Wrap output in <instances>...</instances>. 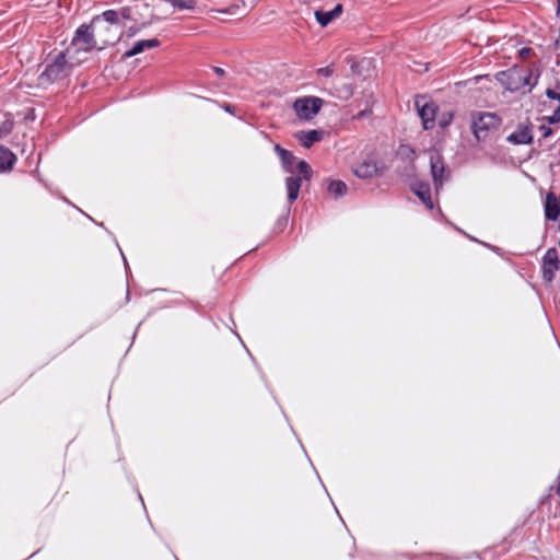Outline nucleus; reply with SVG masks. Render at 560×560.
I'll return each mask as SVG.
<instances>
[{
  "label": "nucleus",
  "mask_w": 560,
  "mask_h": 560,
  "mask_svg": "<svg viewBox=\"0 0 560 560\" xmlns=\"http://www.w3.org/2000/svg\"><path fill=\"white\" fill-rule=\"evenodd\" d=\"M341 13H342V5L341 4H337L330 11H322V10L315 11V19L320 24V26L325 27L331 21L337 19Z\"/></svg>",
  "instance_id": "obj_16"
},
{
  "label": "nucleus",
  "mask_w": 560,
  "mask_h": 560,
  "mask_svg": "<svg viewBox=\"0 0 560 560\" xmlns=\"http://www.w3.org/2000/svg\"><path fill=\"white\" fill-rule=\"evenodd\" d=\"M12 130V122L11 121H5L1 127H0V135L1 136H5L8 133H10Z\"/></svg>",
  "instance_id": "obj_22"
},
{
  "label": "nucleus",
  "mask_w": 560,
  "mask_h": 560,
  "mask_svg": "<svg viewBox=\"0 0 560 560\" xmlns=\"http://www.w3.org/2000/svg\"><path fill=\"white\" fill-rule=\"evenodd\" d=\"M539 130L541 132L542 138H548L552 135V129L548 126L542 125L539 127Z\"/></svg>",
  "instance_id": "obj_23"
},
{
  "label": "nucleus",
  "mask_w": 560,
  "mask_h": 560,
  "mask_svg": "<svg viewBox=\"0 0 560 560\" xmlns=\"http://www.w3.org/2000/svg\"><path fill=\"white\" fill-rule=\"evenodd\" d=\"M223 108L226 113L235 115V107L232 104H225Z\"/></svg>",
  "instance_id": "obj_24"
},
{
  "label": "nucleus",
  "mask_w": 560,
  "mask_h": 560,
  "mask_svg": "<svg viewBox=\"0 0 560 560\" xmlns=\"http://www.w3.org/2000/svg\"><path fill=\"white\" fill-rule=\"evenodd\" d=\"M213 71L218 74V75H223L224 74V70L222 68H219V67H214L213 68Z\"/></svg>",
  "instance_id": "obj_26"
},
{
  "label": "nucleus",
  "mask_w": 560,
  "mask_h": 560,
  "mask_svg": "<svg viewBox=\"0 0 560 560\" xmlns=\"http://www.w3.org/2000/svg\"><path fill=\"white\" fill-rule=\"evenodd\" d=\"M529 52H530V48H526V47H525V48H522V49L520 50V55H521V57H523V58H525V57L529 56Z\"/></svg>",
  "instance_id": "obj_25"
},
{
  "label": "nucleus",
  "mask_w": 560,
  "mask_h": 560,
  "mask_svg": "<svg viewBox=\"0 0 560 560\" xmlns=\"http://www.w3.org/2000/svg\"><path fill=\"white\" fill-rule=\"evenodd\" d=\"M506 77L509 79V82L506 83V89L509 91H517L525 85H529L530 74H524L521 71L513 70L510 71Z\"/></svg>",
  "instance_id": "obj_13"
},
{
  "label": "nucleus",
  "mask_w": 560,
  "mask_h": 560,
  "mask_svg": "<svg viewBox=\"0 0 560 560\" xmlns=\"http://www.w3.org/2000/svg\"><path fill=\"white\" fill-rule=\"evenodd\" d=\"M273 150L281 161L283 171L291 174L285 178V187L288 201L292 203L299 197L302 182L311 180L312 168L306 161L298 160L291 151L282 148L280 144H275Z\"/></svg>",
  "instance_id": "obj_1"
},
{
  "label": "nucleus",
  "mask_w": 560,
  "mask_h": 560,
  "mask_svg": "<svg viewBox=\"0 0 560 560\" xmlns=\"http://www.w3.org/2000/svg\"><path fill=\"white\" fill-rule=\"evenodd\" d=\"M334 67L332 66H327V67H324V68H319L317 70V74L319 77H323V78H329L334 74Z\"/></svg>",
  "instance_id": "obj_20"
},
{
  "label": "nucleus",
  "mask_w": 560,
  "mask_h": 560,
  "mask_svg": "<svg viewBox=\"0 0 560 560\" xmlns=\"http://www.w3.org/2000/svg\"><path fill=\"white\" fill-rule=\"evenodd\" d=\"M353 174L361 179H369L377 175L378 164L374 159H366L352 167Z\"/></svg>",
  "instance_id": "obj_10"
},
{
  "label": "nucleus",
  "mask_w": 560,
  "mask_h": 560,
  "mask_svg": "<svg viewBox=\"0 0 560 560\" xmlns=\"http://www.w3.org/2000/svg\"><path fill=\"white\" fill-rule=\"evenodd\" d=\"M323 100L316 96L298 98L293 108L301 119H312L322 108Z\"/></svg>",
  "instance_id": "obj_4"
},
{
  "label": "nucleus",
  "mask_w": 560,
  "mask_h": 560,
  "mask_svg": "<svg viewBox=\"0 0 560 560\" xmlns=\"http://www.w3.org/2000/svg\"><path fill=\"white\" fill-rule=\"evenodd\" d=\"M545 215L550 221H557L560 217V198L553 192H548L546 196Z\"/></svg>",
  "instance_id": "obj_12"
},
{
  "label": "nucleus",
  "mask_w": 560,
  "mask_h": 560,
  "mask_svg": "<svg viewBox=\"0 0 560 560\" xmlns=\"http://www.w3.org/2000/svg\"><path fill=\"white\" fill-rule=\"evenodd\" d=\"M130 19V9L122 8L119 11L116 10H106L101 15H97L93 19V22L104 21L110 25H119L121 20Z\"/></svg>",
  "instance_id": "obj_9"
},
{
  "label": "nucleus",
  "mask_w": 560,
  "mask_h": 560,
  "mask_svg": "<svg viewBox=\"0 0 560 560\" xmlns=\"http://www.w3.org/2000/svg\"><path fill=\"white\" fill-rule=\"evenodd\" d=\"M16 162V156L12 151L4 147H0V172H9Z\"/></svg>",
  "instance_id": "obj_18"
},
{
  "label": "nucleus",
  "mask_w": 560,
  "mask_h": 560,
  "mask_svg": "<svg viewBox=\"0 0 560 560\" xmlns=\"http://www.w3.org/2000/svg\"><path fill=\"white\" fill-rule=\"evenodd\" d=\"M66 67V56L65 54L60 52L51 63L46 66L42 74V78H44L46 81L54 82L65 74Z\"/></svg>",
  "instance_id": "obj_8"
},
{
  "label": "nucleus",
  "mask_w": 560,
  "mask_h": 560,
  "mask_svg": "<svg viewBox=\"0 0 560 560\" xmlns=\"http://www.w3.org/2000/svg\"><path fill=\"white\" fill-rule=\"evenodd\" d=\"M412 191L415 195L425 205L429 210L433 209V202L431 199V187L425 182H417L412 185Z\"/></svg>",
  "instance_id": "obj_14"
},
{
  "label": "nucleus",
  "mask_w": 560,
  "mask_h": 560,
  "mask_svg": "<svg viewBox=\"0 0 560 560\" xmlns=\"http://www.w3.org/2000/svg\"><path fill=\"white\" fill-rule=\"evenodd\" d=\"M159 46L160 40L158 38L138 40L132 45V47L129 50L124 52L122 59H129L136 55L143 52L145 49H151Z\"/></svg>",
  "instance_id": "obj_11"
},
{
  "label": "nucleus",
  "mask_w": 560,
  "mask_h": 560,
  "mask_svg": "<svg viewBox=\"0 0 560 560\" xmlns=\"http://www.w3.org/2000/svg\"><path fill=\"white\" fill-rule=\"evenodd\" d=\"M560 268V260L558 252L555 247L547 249L542 257V279L546 282H551L555 278V272Z\"/></svg>",
  "instance_id": "obj_6"
},
{
  "label": "nucleus",
  "mask_w": 560,
  "mask_h": 560,
  "mask_svg": "<svg viewBox=\"0 0 560 560\" xmlns=\"http://www.w3.org/2000/svg\"><path fill=\"white\" fill-rule=\"evenodd\" d=\"M508 141L513 144H528L533 141L530 128L520 125L517 129L508 137Z\"/></svg>",
  "instance_id": "obj_15"
},
{
  "label": "nucleus",
  "mask_w": 560,
  "mask_h": 560,
  "mask_svg": "<svg viewBox=\"0 0 560 560\" xmlns=\"http://www.w3.org/2000/svg\"><path fill=\"white\" fill-rule=\"evenodd\" d=\"M72 44L80 50L89 51L95 47V40L92 27L90 25H81L77 28Z\"/></svg>",
  "instance_id": "obj_7"
},
{
  "label": "nucleus",
  "mask_w": 560,
  "mask_h": 560,
  "mask_svg": "<svg viewBox=\"0 0 560 560\" xmlns=\"http://www.w3.org/2000/svg\"><path fill=\"white\" fill-rule=\"evenodd\" d=\"M430 171L436 194L442 189L450 177L442 155L438 151L430 152Z\"/></svg>",
  "instance_id": "obj_3"
},
{
  "label": "nucleus",
  "mask_w": 560,
  "mask_h": 560,
  "mask_svg": "<svg viewBox=\"0 0 560 560\" xmlns=\"http://www.w3.org/2000/svg\"><path fill=\"white\" fill-rule=\"evenodd\" d=\"M415 106L417 107L418 114L422 120V126L425 130H430L435 124V105L428 101L425 96H417L415 100Z\"/></svg>",
  "instance_id": "obj_5"
},
{
  "label": "nucleus",
  "mask_w": 560,
  "mask_h": 560,
  "mask_svg": "<svg viewBox=\"0 0 560 560\" xmlns=\"http://www.w3.org/2000/svg\"><path fill=\"white\" fill-rule=\"evenodd\" d=\"M502 119L494 113H477L472 116L471 130L478 141L488 139L500 129Z\"/></svg>",
  "instance_id": "obj_2"
},
{
  "label": "nucleus",
  "mask_w": 560,
  "mask_h": 560,
  "mask_svg": "<svg viewBox=\"0 0 560 560\" xmlns=\"http://www.w3.org/2000/svg\"><path fill=\"white\" fill-rule=\"evenodd\" d=\"M327 190L335 199H338L347 194L348 186L342 180L332 179L329 182Z\"/></svg>",
  "instance_id": "obj_19"
},
{
  "label": "nucleus",
  "mask_w": 560,
  "mask_h": 560,
  "mask_svg": "<svg viewBox=\"0 0 560 560\" xmlns=\"http://www.w3.org/2000/svg\"><path fill=\"white\" fill-rule=\"evenodd\" d=\"M402 150H408L409 152L413 153L412 149L408 148V147H401Z\"/></svg>",
  "instance_id": "obj_27"
},
{
  "label": "nucleus",
  "mask_w": 560,
  "mask_h": 560,
  "mask_svg": "<svg viewBox=\"0 0 560 560\" xmlns=\"http://www.w3.org/2000/svg\"><path fill=\"white\" fill-rule=\"evenodd\" d=\"M549 124H558L560 121V104L553 110V114L547 118Z\"/></svg>",
  "instance_id": "obj_21"
},
{
  "label": "nucleus",
  "mask_w": 560,
  "mask_h": 560,
  "mask_svg": "<svg viewBox=\"0 0 560 560\" xmlns=\"http://www.w3.org/2000/svg\"><path fill=\"white\" fill-rule=\"evenodd\" d=\"M296 138L300 141L301 145H303L304 148H311L315 142H318L323 139V131L322 130L300 131L296 135Z\"/></svg>",
  "instance_id": "obj_17"
}]
</instances>
